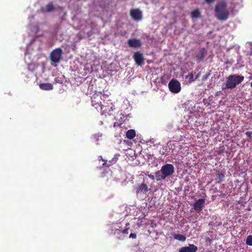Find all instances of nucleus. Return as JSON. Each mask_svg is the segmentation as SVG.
<instances>
[{"instance_id":"f257e3e1","label":"nucleus","mask_w":252,"mask_h":252,"mask_svg":"<svg viewBox=\"0 0 252 252\" xmlns=\"http://www.w3.org/2000/svg\"><path fill=\"white\" fill-rule=\"evenodd\" d=\"M215 12V16L218 20L221 21L226 20L229 15L226 2L224 1L218 2L216 5Z\"/></svg>"},{"instance_id":"f03ea898","label":"nucleus","mask_w":252,"mask_h":252,"mask_svg":"<svg viewBox=\"0 0 252 252\" xmlns=\"http://www.w3.org/2000/svg\"><path fill=\"white\" fill-rule=\"evenodd\" d=\"M244 77L237 74L229 75L226 78V82L222 86V90L226 89H234L238 85L241 84L244 80Z\"/></svg>"},{"instance_id":"7ed1b4c3","label":"nucleus","mask_w":252,"mask_h":252,"mask_svg":"<svg viewBox=\"0 0 252 252\" xmlns=\"http://www.w3.org/2000/svg\"><path fill=\"white\" fill-rule=\"evenodd\" d=\"M92 104L96 109L100 108L101 110L103 108V105H102L101 100H102L101 96L100 94L97 93L94 94L92 97Z\"/></svg>"},{"instance_id":"20e7f679","label":"nucleus","mask_w":252,"mask_h":252,"mask_svg":"<svg viewBox=\"0 0 252 252\" xmlns=\"http://www.w3.org/2000/svg\"><path fill=\"white\" fill-rule=\"evenodd\" d=\"M170 91L174 94L179 93L181 90V84L176 79H172L168 83Z\"/></svg>"},{"instance_id":"39448f33","label":"nucleus","mask_w":252,"mask_h":252,"mask_svg":"<svg viewBox=\"0 0 252 252\" xmlns=\"http://www.w3.org/2000/svg\"><path fill=\"white\" fill-rule=\"evenodd\" d=\"M63 50L60 48H58L53 50L50 55L51 60L55 63H59L62 58Z\"/></svg>"},{"instance_id":"423d86ee","label":"nucleus","mask_w":252,"mask_h":252,"mask_svg":"<svg viewBox=\"0 0 252 252\" xmlns=\"http://www.w3.org/2000/svg\"><path fill=\"white\" fill-rule=\"evenodd\" d=\"M161 173L163 174V177L171 175L174 172V167L171 164H166L163 165L160 169Z\"/></svg>"},{"instance_id":"0eeeda50","label":"nucleus","mask_w":252,"mask_h":252,"mask_svg":"<svg viewBox=\"0 0 252 252\" xmlns=\"http://www.w3.org/2000/svg\"><path fill=\"white\" fill-rule=\"evenodd\" d=\"M130 14L132 18L136 21H140L142 18V12L139 9H132Z\"/></svg>"},{"instance_id":"6e6552de","label":"nucleus","mask_w":252,"mask_h":252,"mask_svg":"<svg viewBox=\"0 0 252 252\" xmlns=\"http://www.w3.org/2000/svg\"><path fill=\"white\" fill-rule=\"evenodd\" d=\"M205 203V199L204 198H200L197 200L193 205V207L194 210L199 212L202 210Z\"/></svg>"},{"instance_id":"1a4fd4ad","label":"nucleus","mask_w":252,"mask_h":252,"mask_svg":"<svg viewBox=\"0 0 252 252\" xmlns=\"http://www.w3.org/2000/svg\"><path fill=\"white\" fill-rule=\"evenodd\" d=\"M207 54V51L205 48H200L195 54L196 60L197 63L202 62Z\"/></svg>"},{"instance_id":"9d476101","label":"nucleus","mask_w":252,"mask_h":252,"mask_svg":"<svg viewBox=\"0 0 252 252\" xmlns=\"http://www.w3.org/2000/svg\"><path fill=\"white\" fill-rule=\"evenodd\" d=\"M134 190L137 194L139 193H146L148 190L149 188L148 186L145 183L137 185L136 187L134 188Z\"/></svg>"},{"instance_id":"9b49d317","label":"nucleus","mask_w":252,"mask_h":252,"mask_svg":"<svg viewBox=\"0 0 252 252\" xmlns=\"http://www.w3.org/2000/svg\"><path fill=\"white\" fill-rule=\"evenodd\" d=\"M127 44L129 47L138 48L141 46L142 43L140 39L131 38L127 41Z\"/></svg>"},{"instance_id":"f8f14e48","label":"nucleus","mask_w":252,"mask_h":252,"mask_svg":"<svg viewBox=\"0 0 252 252\" xmlns=\"http://www.w3.org/2000/svg\"><path fill=\"white\" fill-rule=\"evenodd\" d=\"M133 59L136 64L138 65H141L144 63L143 54L140 52H136L134 54Z\"/></svg>"},{"instance_id":"ddd939ff","label":"nucleus","mask_w":252,"mask_h":252,"mask_svg":"<svg viewBox=\"0 0 252 252\" xmlns=\"http://www.w3.org/2000/svg\"><path fill=\"white\" fill-rule=\"evenodd\" d=\"M197 249V247L194 245L189 244L188 247L181 248L179 252H196Z\"/></svg>"},{"instance_id":"4468645a","label":"nucleus","mask_w":252,"mask_h":252,"mask_svg":"<svg viewBox=\"0 0 252 252\" xmlns=\"http://www.w3.org/2000/svg\"><path fill=\"white\" fill-rule=\"evenodd\" d=\"M224 174L221 172L220 170H217L215 175V180L217 183H220L223 181L224 178Z\"/></svg>"},{"instance_id":"2eb2a0df","label":"nucleus","mask_w":252,"mask_h":252,"mask_svg":"<svg viewBox=\"0 0 252 252\" xmlns=\"http://www.w3.org/2000/svg\"><path fill=\"white\" fill-rule=\"evenodd\" d=\"M39 86L42 90L49 91L53 89V85L50 83H40Z\"/></svg>"},{"instance_id":"dca6fc26","label":"nucleus","mask_w":252,"mask_h":252,"mask_svg":"<svg viewBox=\"0 0 252 252\" xmlns=\"http://www.w3.org/2000/svg\"><path fill=\"white\" fill-rule=\"evenodd\" d=\"M136 135L135 131L134 129H129L126 133V137L129 139H132L135 137Z\"/></svg>"},{"instance_id":"f3484780","label":"nucleus","mask_w":252,"mask_h":252,"mask_svg":"<svg viewBox=\"0 0 252 252\" xmlns=\"http://www.w3.org/2000/svg\"><path fill=\"white\" fill-rule=\"evenodd\" d=\"M173 236L174 239L179 240L180 241H185L186 240V237L180 234H173Z\"/></svg>"},{"instance_id":"a211bd4d","label":"nucleus","mask_w":252,"mask_h":252,"mask_svg":"<svg viewBox=\"0 0 252 252\" xmlns=\"http://www.w3.org/2000/svg\"><path fill=\"white\" fill-rule=\"evenodd\" d=\"M55 8L52 2H50L47 4L45 6V11L46 12H51L54 11Z\"/></svg>"},{"instance_id":"6ab92c4d","label":"nucleus","mask_w":252,"mask_h":252,"mask_svg":"<svg viewBox=\"0 0 252 252\" xmlns=\"http://www.w3.org/2000/svg\"><path fill=\"white\" fill-rule=\"evenodd\" d=\"M156 179L157 181H161L165 179V177H163V174L161 173L160 171H158L155 173Z\"/></svg>"},{"instance_id":"aec40b11","label":"nucleus","mask_w":252,"mask_h":252,"mask_svg":"<svg viewBox=\"0 0 252 252\" xmlns=\"http://www.w3.org/2000/svg\"><path fill=\"white\" fill-rule=\"evenodd\" d=\"M195 74V72H191L189 73L188 75L186 76V79L188 80L189 83H190L194 80V75Z\"/></svg>"},{"instance_id":"412c9836","label":"nucleus","mask_w":252,"mask_h":252,"mask_svg":"<svg viewBox=\"0 0 252 252\" xmlns=\"http://www.w3.org/2000/svg\"><path fill=\"white\" fill-rule=\"evenodd\" d=\"M191 16L192 18H197L200 17V13L198 9L194 10L191 12Z\"/></svg>"},{"instance_id":"4be33fe9","label":"nucleus","mask_w":252,"mask_h":252,"mask_svg":"<svg viewBox=\"0 0 252 252\" xmlns=\"http://www.w3.org/2000/svg\"><path fill=\"white\" fill-rule=\"evenodd\" d=\"M246 244L249 246H252V235H249L246 239Z\"/></svg>"},{"instance_id":"5701e85b","label":"nucleus","mask_w":252,"mask_h":252,"mask_svg":"<svg viewBox=\"0 0 252 252\" xmlns=\"http://www.w3.org/2000/svg\"><path fill=\"white\" fill-rule=\"evenodd\" d=\"M167 153H168V151H167L166 147L165 148V149L164 147H163L162 150L160 151V153L162 155H166L167 154Z\"/></svg>"},{"instance_id":"b1692460","label":"nucleus","mask_w":252,"mask_h":252,"mask_svg":"<svg viewBox=\"0 0 252 252\" xmlns=\"http://www.w3.org/2000/svg\"><path fill=\"white\" fill-rule=\"evenodd\" d=\"M246 135L249 137H252V131H247L246 133H245Z\"/></svg>"},{"instance_id":"393cba45","label":"nucleus","mask_w":252,"mask_h":252,"mask_svg":"<svg viewBox=\"0 0 252 252\" xmlns=\"http://www.w3.org/2000/svg\"><path fill=\"white\" fill-rule=\"evenodd\" d=\"M129 238L135 239L136 238V234L135 233H130L129 235Z\"/></svg>"},{"instance_id":"a878e982","label":"nucleus","mask_w":252,"mask_h":252,"mask_svg":"<svg viewBox=\"0 0 252 252\" xmlns=\"http://www.w3.org/2000/svg\"><path fill=\"white\" fill-rule=\"evenodd\" d=\"M111 165H112V164H107V161H105L102 164V166H106V167H109V166H111Z\"/></svg>"},{"instance_id":"bb28decb","label":"nucleus","mask_w":252,"mask_h":252,"mask_svg":"<svg viewBox=\"0 0 252 252\" xmlns=\"http://www.w3.org/2000/svg\"><path fill=\"white\" fill-rule=\"evenodd\" d=\"M205 1L208 4H211L213 3L215 1V0H205Z\"/></svg>"},{"instance_id":"cd10ccee","label":"nucleus","mask_w":252,"mask_h":252,"mask_svg":"<svg viewBox=\"0 0 252 252\" xmlns=\"http://www.w3.org/2000/svg\"><path fill=\"white\" fill-rule=\"evenodd\" d=\"M129 228H126V229H125L124 230H123L122 231V233L123 234H127L128 233V230Z\"/></svg>"},{"instance_id":"c85d7f7f","label":"nucleus","mask_w":252,"mask_h":252,"mask_svg":"<svg viewBox=\"0 0 252 252\" xmlns=\"http://www.w3.org/2000/svg\"><path fill=\"white\" fill-rule=\"evenodd\" d=\"M121 232V230L119 229H116L114 231L115 234H119Z\"/></svg>"},{"instance_id":"c756f323","label":"nucleus","mask_w":252,"mask_h":252,"mask_svg":"<svg viewBox=\"0 0 252 252\" xmlns=\"http://www.w3.org/2000/svg\"><path fill=\"white\" fill-rule=\"evenodd\" d=\"M148 177L152 180H154L155 179V177L154 175H152V174H150V175H148Z\"/></svg>"},{"instance_id":"7c9ffc66","label":"nucleus","mask_w":252,"mask_h":252,"mask_svg":"<svg viewBox=\"0 0 252 252\" xmlns=\"http://www.w3.org/2000/svg\"><path fill=\"white\" fill-rule=\"evenodd\" d=\"M206 241H209V242H211L212 241V240H211L210 238L208 237V238L206 239Z\"/></svg>"},{"instance_id":"2f4dec72","label":"nucleus","mask_w":252,"mask_h":252,"mask_svg":"<svg viewBox=\"0 0 252 252\" xmlns=\"http://www.w3.org/2000/svg\"><path fill=\"white\" fill-rule=\"evenodd\" d=\"M210 75V73H208V74L206 75L205 77V79H207V77L209 76V75Z\"/></svg>"},{"instance_id":"473e14b6","label":"nucleus","mask_w":252,"mask_h":252,"mask_svg":"<svg viewBox=\"0 0 252 252\" xmlns=\"http://www.w3.org/2000/svg\"><path fill=\"white\" fill-rule=\"evenodd\" d=\"M199 74H198L196 75L195 79L198 78L199 77Z\"/></svg>"},{"instance_id":"72a5a7b5","label":"nucleus","mask_w":252,"mask_h":252,"mask_svg":"<svg viewBox=\"0 0 252 252\" xmlns=\"http://www.w3.org/2000/svg\"><path fill=\"white\" fill-rule=\"evenodd\" d=\"M107 164H112L110 161H109V162H107Z\"/></svg>"},{"instance_id":"f704fd0d","label":"nucleus","mask_w":252,"mask_h":252,"mask_svg":"<svg viewBox=\"0 0 252 252\" xmlns=\"http://www.w3.org/2000/svg\"><path fill=\"white\" fill-rule=\"evenodd\" d=\"M99 158H101V159L103 161H104V160H103V159H102V157H100Z\"/></svg>"},{"instance_id":"c9c22d12","label":"nucleus","mask_w":252,"mask_h":252,"mask_svg":"<svg viewBox=\"0 0 252 252\" xmlns=\"http://www.w3.org/2000/svg\"><path fill=\"white\" fill-rule=\"evenodd\" d=\"M251 86L252 87V82L251 83Z\"/></svg>"}]
</instances>
